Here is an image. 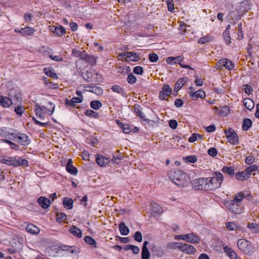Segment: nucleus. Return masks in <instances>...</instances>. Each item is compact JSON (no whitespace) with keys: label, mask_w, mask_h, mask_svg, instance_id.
Listing matches in <instances>:
<instances>
[{"label":"nucleus","mask_w":259,"mask_h":259,"mask_svg":"<svg viewBox=\"0 0 259 259\" xmlns=\"http://www.w3.org/2000/svg\"><path fill=\"white\" fill-rule=\"evenodd\" d=\"M171 181L180 187H186L190 183V178L186 172L181 170H171L168 173Z\"/></svg>","instance_id":"f257e3e1"},{"label":"nucleus","mask_w":259,"mask_h":259,"mask_svg":"<svg viewBox=\"0 0 259 259\" xmlns=\"http://www.w3.org/2000/svg\"><path fill=\"white\" fill-rule=\"evenodd\" d=\"M207 178L209 190H213L219 188L223 180L222 174L218 171H215L212 177Z\"/></svg>","instance_id":"f03ea898"},{"label":"nucleus","mask_w":259,"mask_h":259,"mask_svg":"<svg viewBox=\"0 0 259 259\" xmlns=\"http://www.w3.org/2000/svg\"><path fill=\"white\" fill-rule=\"evenodd\" d=\"M4 163L16 167L19 166H26L28 165V162L26 159H22L19 157H8L7 158H5Z\"/></svg>","instance_id":"7ed1b4c3"},{"label":"nucleus","mask_w":259,"mask_h":259,"mask_svg":"<svg viewBox=\"0 0 259 259\" xmlns=\"http://www.w3.org/2000/svg\"><path fill=\"white\" fill-rule=\"evenodd\" d=\"M238 248L246 254H250L254 251V248L251 243L244 239H240L237 241Z\"/></svg>","instance_id":"20e7f679"},{"label":"nucleus","mask_w":259,"mask_h":259,"mask_svg":"<svg viewBox=\"0 0 259 259\" xmlns=\"http://www.w3.org/2000/svg\"><path fill=\"white\" fill-rule=\"evenodd\" d=\"M9 138L23 146L27 145L30 143L28 136L24 134L12 133Z\"/></svg>","instance_id":"39448f33"},{"label":"nucleus","mask_w":259,"mask_h":259,"mask_svg":"<svg viewBox=\"0 0 259 259\" xmlns=\"http://www.w3.org/2000/svg\"><path fill=\"white\" fill-rule=\"evenodd\" d=\"M225 205L230 211L235 214H240L243 211V207L241 204L235 202L232 200L226 201Z\"/></svg>","instance_id":"423d86ee"},{"label":"nucleus","mask_w":259,"mask_h":259,"mask_svg":"<svg viewBox=\"0 0 259 259\" xmlns=\"http://www.w3.org/2000/svg\"><path fill=\"white\" fill-rule=\"evenodd\" d=\"M217 68L218 69H222L223 67H225L228 70H232L234 68V64L233 63L227 59H221L217 64Z\"/></svg>","instance_id":"0eeeda50"},{"label":"nucleus","mask_w":259,"mask_h":259,"mask_svg":"<svg viewBox=\"0 0 259 259\" xmlns=\"http://www.w3.org/2000/svg\"><path fill=\"white\" fill-rule=\"evenodd\" d=\"M190 96L193 100H197L198 98H204L205 97V92L202 90L195 91L193 87L189 88Z\"/></svg>","instance_id":"6e6552de"},{"label":"nucleus","mask_w":259,"mask_h":259,"mask_svg":"<svg viewBox=\"0 0 259 259\" xmlns=\"http://www.w3.org/2000/svg\"><path fill=\"white\" fill-rule=\"evenodd\" d=\"M226 135L228 141L232 145H236L238 143V137L234 132L229 130L226 132Z\"/></svg>","instance_id":"1a4fd4ad"},{"label":"nucleus","mask_w":259,"mask_h":259,"mask_svg":"<svg viewBox=\"0 0 259 259\" xmlns=\"http://www.w3.org/2000/svg\"><path fill=\"white\" fill-rule=\"evenodd\" d=\"M120 56L124 58H129L131 61L133 62H137L140 59L139 55L134 52H123L120 54Z\"/></svg>","instance_id":"9d476101"},{"label":"nucleus","mask_w":259,"mask_h":259,"mask_svg":"<svg viewBox=\"0 0 259 259\" xmlns=\"http://www.w3.org/2000/svg\"><path fill=\"white\" fill-rule=\"evenodd\" d=\"M172 90L168 84H164L162 90L159 93V98L161 100H165V97L169 96L171 93Z\"/></svg>","instance_id":"9b49d317"},{"label":"nucleus","mask_w":259,"mask_h":259,"mask_svg":"<svg viewBox=\"0 0 259 259\" xmlns=\"http://www.w3.org/2000/svg\"><path fill=\"white\" fill-rule=\"evenodd\" d=\"M132 108H134L135 113L141 119L145 121H148V119L146 118L144 113L143 112L142 108L139 105L135 104Z\"/></svg>","instance_id":"f8f14e48"},{"label":"nucleus","mask_w":259,"mask_h":259,"mask_svg":"<svg viewBox=\"0 0 259 259\" xmlns=\"http://www.w3.org/2000/svg\"><path fill=\"white\" fill-rule=\"evenodd\" d=\"M180 250L187 254H193L196 251V249L191 245L182 243Z\"/></svg>","instance_id":"ddd939ff"},{"label":"nucleus","mask_w":259,"mask_h":259,"mask_svg":"<svg viewBox=\"0 0 259 259\" xmlns=\"http://www.w3.org/2000/svg\"><path fill=\"white\" fill-rule=\"evenodd\" d=\"M84 88L87 89L86 91L93 93L97 95H101L103 93V91L101 88L96 86H86Z\"/></svg>","instance_id":"4468645a"},{"label":"nucleus","mask_w":259,"mask_h":259,"mask_svg":"<svg viewBox=\"0 0 259 259\" xmlns=\"http://www.w3.org/2000/svg\"><path fill=\"white\" fill-rule=\"evenodd\" d=\"M97 75V74H93L92 72L87 71L86 72L85 75L83 76V78L88 82H91L93 81L97 82L98 81L97 77L96 76Z\"/></svg>","instance_id":"2eb2a0df"},{"label":"nucleus","mask_w":259,"mask_h":259,"mask_svg":"<svg viewBox=\"0 0 259 259\" xmlns=\"http://www.w3.org/2000/svg\"><path fill=\"white\" fill-rule=\"evenodd\" d=\"M148 244L149 242L148 241H145L144 242L141 254L142 259H149L150 253L147 248Z\"/></svg>","instance_id":"dca6fc26"},{"label":"nucleus","mask_w":259,"mask_h":259,"mask_svg":"<svg viewBox=\"0 0 259 259\" xmlns=\"http://www.w3.org/2000/svg\"><path fill=\"white\" fill-rule=\"evenodd\" d=\"M25 229L28 233L33 235H37L40 232L39 228L33 224H28Z\"/></svg>","instance_id":"f3484780"},{"label":"nucleus","mask_w":259,"mask_h":259,"mask_svg":"<svg viewBox=\"0 0 259 259\" xmlns=\"http://www.w3.org/2000/svg\"><path fill=\"white\" fill-rule=\"evenodd\" d=\"M96 160L97 163L100 166H104L109 163L108 158L99 155H97Z\"/></svg>","instance_id":"a211bd4d"},{"label":"nucleus","mask_w":259,"mask_h":259,"mask_svg":"<svg viewBox=\"0 0 259 259\" xmlns=\"http://www.w3.org/2000/svg\"><path fill=\"white\" fill-rule=\"evenodd\" d=\"M186 241L191 243H198L200 241V238L194 233L186 234Z\"/></svg>","instance_id":"6ab92c4d"},{"label":"nucleus","mask_w":259,"mask_h":259,"mask_svg":"<svg viewBox=\"0 0 259 259\" xmlns=\"http://www.w3.org/2000/svg\"><path fill=\"white\" fill-rule=\"evenodd\" d=\"M53 33H56L57 35L61 36L66 33L65 29L61 25L53 26L51 28Z\"/></svg>","instance_id":"aec40b11"},{"label":"nucleus","mask_w":259,"mask_h":259,"mask_svg":"<svg viewBox=\"0 0 259 259\" xmlns=\"http://www.w3.org/2000/svg\"><path fill=\"white\" fill-rule=\"evenodd\" d=\"M37 202L43 208H47L50 205L51 202L49 199L46 198L45 197H40L38 200Z\"/></svg>","instance_id":"412c9836"},{"label":"nucleus","mask_w":259,"mask_h":259,"mask_svg":"<svg viewBox=\"0 0 259 259\" xmlns=\"http://www.w3.org/2000/svg\"><path fill=\"white\" fill-rule=\"evenodd\" d=\"M120 233L122 235H127L129 233L128 228L125 225L124 222H121L119 225Z\"/></svg>","instance_id":"4be33fe9"},{"label":"nucleus","mask_w":259,"mask_h":259,"mask_svg":"<svg viewBox=\"0 0 259 259\" xmlns=\"http://www.w3.org/2000/svg\"><path fill=\"white\" fill-rule=\"evenodd\" d=\"M12 102L9 98L0 97V105L4 107H8L11 105Z\"/></svg>","instance_id":"5701e85b"},{"label":"nucleus","mask_w":259,"mask_h":259,"mask_svg":"<svg viewBox=\"0 0 259 259\" xmlns=\"http://www.w3.org/2000/svg\"><path fill=\"white\" fill-rule=\"evenodd\" d=\"M69 231L72 235L78 238H81L82 236L81 231L75 226H72Z\"/></svg>","instance_id":"b1692460"},{"label":"nucleus","mask_w":259,"mask_h":259,"mask_svg":"<svg viewBox=\"0 0 259 259\" xmlns=\"http://www.w3.org/2000/svg\"><path fill=\"white\" fill-rule=\"evenodd\" d=\"M20 33L23 35H31L34 32V29L30 27H26L25 28H21L20 29Z\"/></svg>","instance_id":"393cba45"},{"label":"nucleus","mask_w":259,"mask_h":259,"mask_svg":"<svg viewBox=\"0 0 259 259\" xmlns=\"http://www.w3.org/2000/svg\"><path fill=\"white\" fill-rule=\"evenodd\" d=\"M235 177L237 180L242 181L246 180L249 178L245 170L242 172H237L235 175Z\"/></svg>","instance_id":"a878e982"},{"label":"nucleus","mask_w":259,"mask_h":259,"mask_svg":"<svg viewBox=\"0 0 259 259\" xmlns=\"http://www.w3.org/2000/svg\"><path fill=\"white\" fill-rule=\"evenodd\" d=\"M186 81L185 80V79L184 78H180L176 83L175 84V90L174 91L177 93L178 91H179L182 87L185 84Z\"/></svg>","instance_id":"bb28decb"},{"label":"nucleus","mask_w":259,"mask_h":259,"mask_svg":"<svg viewBox=\"0 0 259 259\" xmlns=\"http://www.w3.org/2000/svg\"><path fill=\"white\" fill-rule=\"evenodd\" d=\"M73 201L72 199L65 197L63 199V204L64 207L67 209H70L73 207Z\"/></svg>","instance_id":"cd10ccee"},{"label":"nucleus","mask_w":259,"mask_h":259,"mask_svg":"<svg viewBox=\"0 0 259 259\" xmlns=\"http://www.w3.org/2000/svg\"><path fill=\"white\" fill-rule=\"evenodd\" d=\"M111 90L113 91V92L119 94L122 96H124L125 95V93L123 89L120 87L119 85L116 84L113 85L111 87Z\"/></svg>","instance_id":"c85d7f7f"},{"label":"nucleus","mask_w":259,"mask_h":259,"mask_svg":"<svg viewBox=\"0 0 259 259\" xmlns=\"http://www.w3.org/2000/svg\"><path fill=\"white\" fill-rule=\"evenodd\" d=\"M243 104L249 110H251L254 107V102L249 98H246L244 100Z\"/></svg>","instance_id":"c756f323"},{"label":"nucleus","mask_w":259,"mask_h":259,"mask_svg":"<svg viewBox=\"0 0 259 259\" xmlns=\"http://www.w3.org/2000/svg\"><path fill=\"white\" fill-rule=\"evenodd\" d=\"M84 240L87 244H89L93 247H94V248L97 247L96 241L93 238H92L89 236H86L84 238Z\"/></svg>","instance_id":"7c9ffc66"},{"label":"nucleus","mask_w":259,"mask_h":259,"mask_svg":"<svg viewBox=\"0 0 259 259\" xmlns=\"http://www.w3.org/2000/svg\"><path fill=\"white\" fill-rule=\"evenodd\" d=\"M230 111L229 107L228 106H224L222 107L219 110L218 112V114L221 116H227Z\"/></svg>","instance_id":"2f4dec72"},{"label":"nucleus","mask_w":259,"mask_h":259,"mask_svg":"<svg viewBox=\"0 0 259 259\" xmlns=\"http://www.w3.org/2000/svg\"><path fill=\"white\" fill-rule=\"evenodd\" d=\"M183 58L181 56H179L176 57H174V64H179L182 68H190V66L187 65H184L182 63L183 61Z\"/></svg>","instance_id":"473e14b6"},{"label":"nucleus","mask_w":259,"mask_h":259,"mask_svg":"<svg viewBox=\"0 0 259 259\" xmlns=\"http://www.w3.org/2000/svg\"><path fill=\"white\" fill-rule=\"evenodd\" d=\"M252 122L249 118H245L243 120L242 124V128L244 131H247L251 126Z\"/></svg>","instance_id":"72a5a7b5"},{"label":"nucleus","mask_w":259,"mask_h":259,"mask_svg":"<svg viewBox=\"0 0 259 259\" xmlns=\"http://www.w3.org/2000/svg\"><path fill=\"white\" fill-rule=\"evenodd\" d=\"M199 183L201 184V186L202 187V190H206L208 191L209 189L208 188V178H199Z\"/></svg>","instance_id":"f704fd0d"},{"label":"nucleus","mask_w":259,"mask_h":259,"mask_svg":"<svg viewBox=\"0 0 259 259\" xmlns=\"http://www.w3.org/2000/svg\"><path fill=\"white\" fill-rule=\"evenodd\" d=\"M245 197V194L242 192H240L237 193L235 195L234 199L232 200L234 201L235 202H237V203L241 204V201Z\"/></svg>","instance_id":"c9c22d12"},{"label":"nucleus","mask_w":259,"mask_h":259,"mask_svg":"<svg viewBox=\"0 0 259 259\" xmlns=\"http://www.w3.org/2000/svg\"><path fill=\"white\" fill-rule=\"evenodd\" d=\"M258 166L256 164L251 165L248 166L245 169V171L247 175L249 177L250 176V174L251 172L255 171L257 170Z\"/></svg>","instance_id":"e433bc0d"},{"label":"nucleus","mask_w":259,"mask_h":259,"mask_svg":"<svg viewBox=\"0 0 259 259\" xmlns=\"http://www.w3.org/2000/svg\"><path fill=\"white\" fill-rule=\"evenodd\" d=\"M102 103L98 100L92 101L90 103V106L94 110H97L102 107Z\"/></svg>","instance_id":"4c0bfd02"},{"label":"nucleus","mask_w":259,"mask_h":259,"mask_svg":"<svg viewBox=\"0 0 259 259\" xmlns=\"http://www.w3.org/2000/svg\"><path fill=\"white\" fill-rule=\"evenodd\" d=\"M152 210L157 213H161L163 211L162 208L156 203H152L151 205Z\"/></svg>","instance_id":"58836bf2"},{"label":"nucleus","mask_w":259,"mask_h":259,"mask_svg":"<svg viewBox=\"0 0 259 259\" xmlns=\"http://www.w3.org/2000/svg\"><path fill=\"white\" fill-rule=\"evenodd\" d=\"M44 72L45 73V74L47 76L51 77L54 79H56V78H58L57 74L56 73H55L53 70L45 68L44 69Z\"/></svg>","instance_id":"ea45409f"},{"label":"nucleus","mask_w":259,"mask_h":259,"mask_svg":"<svg viewBox=\"0 0 259 259\" xmlns=\"http://www.w3.org/2000/svg\"><path fill=\"white\" fill-rule=\"evenodd\" d=\"M213 40V37L209 35H207L204 37H201L198 39V43L200 44H204L206 42H209Z\"/></svg>","instance_id":"a19ab883"},{"label":"nucleus","mask_w":259,"mask_h":259,"mask_svg":"<svg viewBox=\"0 0 259 259\" xmlns=\"http://www.w3.org/2000/svg\"><path fill=\"white\" fill-rule=\"evenodd\" d=\"M202 138V136L201 135L197 133H194L192 134V136L189 138V142H194L196 141L201 140Z\"/></svg>","instance_id":"79ce46f5"},{"label":"nucleus","mask_w":259,"mask_h":259,"mask_svg":"<svg viewBox=\"0 0 259 259\" xmlns=\"http://www.w3.org/2000/svg\"><path fill=\"white\" fill-rule=\"evenodd\" d=\"M22 244L19 241H15L12 243L11 247L14 248L15 250L17 251H20L22 249Z\"/></svg>","instance_id":"37998d69"},{"label":"nucleus","mask_w":259,"mask_h":259,"mask_svg":"<svg viewBox=\"0 0 259 259\" xmlns=\"http://www.w3.org/2000/svg\"><path fill=\"white\" fill-rule=\"evenodd\" d=\"M67 219V216L62 212L57 213L56 214V220L58 222H64Z\"/></svg>","instance_id":"c03bdc74"},{"label":"nucleus","mask_w":259,"mask_h":259,"mask_svg":"<svg viewBox=\"0 0 259 259\" xmlns=\"http://www.w3.org/2000/svg\"><path fill=\"white\" fill-rule=\"evenodd\" d=\"M84 114L86 116L89 117H93L96 118L99 117V114L92 110H87Z\"/></svg>","instance_id":"a18cd8bd"},{"label":"nucleus","mask_w":259,"mask_h":259,"mask_svg":"<svg viewBox=\"0 0 259 259\" xmlns=\"http://www.w3.org/2000/svg\"><path fill=\"white\" fill-rule=\"evenodd\" d=\"M226 251L228 255V256L231 258V259H237L238 258L237 254L232 250L231 248H226Z\"/></svg>","instance_id":"49530a36"},{"label":"nucleus","mask_w":259,"mask_h":259,"mask_svg":"<svg viewBox=\"0 0 259 259\" xmlns=\"http://www.w3.org/2000/svg\"><path fill=\"white\" fill-rule=\"evenodd\" d=\"M224 172L227 174L229 175L232 176L234 174V168L232 166H224L223 168Z\"/></svg>","instance_id":"de8ad7c7"},{"label":"nucleus","mask_w":259,"mask_h":259,"mask_svg":"<svg viewBox=\"0 0 259 259\" xmlns=\"http://www.w3.org/2000/svg\"><path fill=\"white\" fill-rule=\"evenodd\" d=\"M117 152L118 153H115L113 154V159H112V161H113V162L116 163H118L120 161V160L121 159L122 156L120 153L119 154V150H117Z\"/></svg>","instance_id":"09e8293b"},{"label":"nucleus","mask_w":259,"mask_h":259,"mask_svg":"<svg viewBox=\"0 0 259 259\" xmlns=\"http://www.w3.org/2000/svg\"><path fill=\"white\" fill-rule=\"evenodd\" d=\"M182 244L180 242H171L169 243L167 245V247L170 249H180V247Z\"/></svg>","instance_id":"8fccbe9b"},{"label":"nucleus","mask_w":259,"mask_h":259,"mask_svg":"<svg viewBox=\"0 0 259 259\" xmlns=\"http://www.w3.org/2000/svg\"><path fill=\"white\" fill-rule=\"evenodd\" d=\"M247 227L250 229L253 233H257L259 229V225L256 223H248Z\"/></svg>","instance_id":"3c124183"},{"label":"nucleus","mask_w":259,"mask_h":259,"mask_svg":"<svg viewBox=\"0 0 259 259\" xmlns=\"http://www.w3.org/2000/svg\"><path fill=\"white\" fill-rule=\"evenodd\" d=\"M67 171L71 174L75 175L77 174V170L76 167L73 166L72 165H66Z\"/></svg>","instance_id":"603ef678"},{"label":"nucleus","mask_w":259,"mask_h":259,"mask_svg":"<svg viewBox=\"0 0 259 259\" xmlns=\"http://www.w3.org/2000/svg\"><path fill=\"white\" fill-rule=\"evenodd\" d=\"M183 159L187 162L194 163L197 160V157L195 155H190L183 157Z\"/></svg>","instance_id":"864d4df0"},{"label":"nucleus","mask_w":259,"mask_h":259,"mask_svg":"<svg viewBox=\"0 0 259 259\" xmlns=\"http://www.w3.org/2000/svg\"><path fill=\"white\" fill-rule=\"evenodd\" d=\"M226 225L227 229L230 231H235L237 230L238 226L234 223L227 222Z\"/></svg>","instance_id":"5fc2aeb1"},{"label":"nucleus","mask_w":259,"mask_h":259,"mask_svg":"<svg viewBox=\"0 0 259 259\" xmlns=\"http://www.w3.org/2000/svg\"><path fill=\"white\" fill-rule=\"evenodd\" d=\"M224 39L225 42L227 45H229L231 43V37L230 35V33L227 32H224L223 34Z\"/></svg>","instance_id":"6e6d98bb"},{"label":"nucleus","mask_w":259,"mask_h":259,"mask_svg":"<svg viewBox=\"0 0 259 259\" xmlns=\"http://www.w3.org/2000/svg\"><path fill=\"white\" fill-rule=\"evenodd\" d=\"M137 78L132 73L128 74L127 78V81L130 84H134L136 82Z\"/></svg>","instance_id":"4d7b16f0"},{"label":"nucleus","mask_w":259,"mask_h":259,"mask_svg":"<svg viewBox=\"0 0 259 259\" xmlns=\"http://www.w3.org/2000/svg\"><path fill=\"white\" fill-rule=\"evenodd\" d=\"M151 250L152 252H154L156 255L159 256L161 255V254H162L161 252L160 251V248L154 244L152 245L151 248Z\"/></svg>","instance_id":"13d9d810"},{"label":"nucleus","mask_w":259,"mask_h":259,"mask_svg":"<svg viewBox=\"0 0 259 259\" xmlns=\"http://www.w3.org/2000/svg\"><path fill=\"white\" fill-rule=\"evenodd\" d=\"M193 186L196 190H202V187L201 186V184L199 183V178L196 179L193 182Z\"/></svg>","instance_id":"bf43d9fd"},{"label":"nucleus","mask_w":259,"mask_h":259,"mask_svg":"<svg viewBox=\"0 0 259 259\" xmlns=\"http://www.w3.org/2000/svg\"><path fill=\"white\" fill-rule=\"evenodd\" d=\"M14 111L18 115L21 116L24 113V108L22 106H18L15 108Z\"/></svg>","instance_id":"052dcab7"},{"label":"nucleus","mask_w":259,"mask_h":259,"mask_svg":"<svg viewBox=\"0 0 259 259\" xmlns=\"http://www.w3.org/2000/svg\"><path fill=\"white\" fill-rule=\"evenodd\" d=\"M133 72L134 73L138 75H142L143 73V68L139 66H137L134 67L133 69Z\"/></svg>","instance_id":"680f3d73"},{"label":"nucleus","mask_w":259,"mask_h":259,"mask_svg":"<svg viewBox=\"0 0 259 259\" xmlns=\"http://www.w3.org/2000/svg\"><path fill=\"white\" fill-rule=\"evenodd\" d=\"M255 161V158L252 155L247 156L245 159V162L246 164L250 165L254 163Z\"/></svg>","instance_id":"e2e57ef3"},{"label":"nucleus","mask_w":259,"mask_h":259,"mask_svg":"<svg viewBox=\"0 0 259 259\" xmlns=\"http://www.w3.org/2000/svg\"><path fill=\"white\" fill-rule=\"evenodd\" d=\"M134 238L135 240H136L139 242H142V234L141 233V232L139 231L136 232V233L134 236Z\"/></svg>","instance_id":"0e129e2a"},{"label":"nucleus","mask_w":259,"mask_h":259,"mask_svg":"<svg viewBox=\"0 0 259 259\" xmlns=\"http://www.w3.org/2000/svg\"><path fill=\"white\" fill-rule=\"evenodd\" d=\"M35 107L36 108L35 109V112L36 113V115L39 114V116L40 117L41 111H42L43 110H45L46 108L44 106L40 107L38 105H36Z\"/></svg>","instance_id":"69168bd1"},{"label":"nucleus","mask_w":259,"mask_h":259,"mask_svg":"<svg viewBox=\"0 0 259 259\" xmlns=\"http://www.w3.org/2000/svg\"><path fill=\"white\" fill-rule=\"evenodd\" d=\"M149 59L152 62H156L158 60V56L155 53L150 54L149 55Z\"/></svg>","instance_id":"338daca9"},{"label":"nucleus","mask_w":259,"mask_h":259,"mask_svg":"<svg viewBox=\"0 0 259 259\" xmlns=\"http://www.w3.org/2000/svg\"><path fill=\"white\" fill-rule=\"evenodd\" d=\"M168 10L170 12H172L174 10V4L173 0H166Z\"/></svg>","instance_id":"774afa93"}]
</instances>
